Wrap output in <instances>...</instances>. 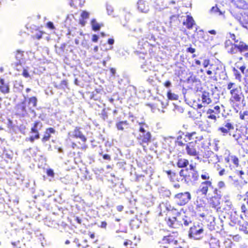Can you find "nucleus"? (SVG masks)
<instances>
[{
  "label": "nucleus",
  "mask_w": 248,
  "mask_h": 248,
  "mask_svg": "<svg viewBox=\"0 0 248 248\" xmlns=\"http://www.w3.org/2000/svg\"><path fill=\"white\" fill-rule=\"evenodd\" d=\"M224 47L227 53L234 60H243V57L239 56V54L248 51V45L243 41H240L238 43H233L230 40H227L224 43Z\"/></svg>",
  "instance_id": "f257e3e1"
},
{
  "label": "nucleus",
  "mask_w": 248,
  "mask_h": 248,
  "mask_svg": "<svg viewBox=\"0 0 248 248\" xmlns=\"http://www.w3.org/2000/svg\"><path fill=\"white\" fill-rule=\"evenodd\" d=\"M227 89L230 90L229 101L230 105L234 109L238 108L245 100L241 87L236 86L234 82H230L227 84Z\"/></svg>",
  "instance_id": "f03ea898"
},
{
  "label": "nucleus",
  "mask_w": 248,
  "mask_h": 248,
  "mask_svg": "<svg viewBox=\"0 0 248 248\" xmlns=\"http://www.w3.org/2000/svg\"><path fill=\"white\" fill-rule=\"evenodd\" d=\"M43 127V124L39 121H35L32 124L30 133L31 135L26 140L31 142H33L36 140L40 138L39 130Z\"/></svg>",
  "instance_id": "7ed1b4c3"
},
{
  "label": "nucleus",
  "mask_w": 248,
  "mask_h": 248,
  "mask_svg": "<svg viewBox=\"0 0 248 248\" xmlns=\"http://www.w3.org/2000/svg\"><path fill=\"white\" fill-rule=\"evenodd\" d=\"M179 174L183 177L186 183H192L197 181L199 178V174L197 171H188L187 169L185 171L182 169L179 171Z\"/></svg>",
  "instance_id": "20e7f679"
},
{
  "label": "nucleus",
  "mask_w": 248,
  "mask_h": 248,
  "mask_svg": "<svg viewBox=\"0 0 248 248\" xmlns=\"http://www.w3.org/2000/svg\"><path fill=\"white\" fill-rule=\"evenodd\" d=\"M176 203L179 206H184L187 204L191 199V194L189 192H180L174 196Z\"/></svg>",
  "instance_id": "39448f33"
},
{
  "label": "nucleus",
  "mask_w": 248,
  "mask_h": 248,
  "mask_svg": "<svg viewBox=\"0 0 248 248\" xmlns=\"http://www.w3.org/2000/svg\"><path fill=\"white\" fill-rule=\"evenodd\" d=\"M203 232L202 227L200 225H194L190 228L189 231V236L195 239H200L201 238V235Z\"/></svg>",
  "instance_id": "423d86ee"
},
{
  "label": "nucleus",
  "mask_w": 248,
  "mask_h": 248,
  "mask_svg": "<svg viewBox=\"0 0 248 248\" xmlns=\"http://www.w3.org/2000/svg\"><path fill=\"white\" fill-rule=\"evenodd\" d=\"M203 133L199 130L186 133V137L188 140H194L193 142L195 144L201 141L203 139Z\"/></svg>",
  "instance_id": "0eeeda50"
},
{
  "label": "nucleus",
  "mask_w": 248,
  "mask_h": 248,
  "mask_svg": "<svg viewBox=\"0 0 248 248\" xmlns=\"http://www.w3.org/2000/svg\"><path fill=\"white\" fill-rule=\"evenodd\" d=\"M224 160L231 170L237 168L239 165V159L236 155L229 154L225 157Z\"/></svg>",
  "instance_id": "6e6552de"
},
{
  "label": "nucleus",
  "mask_w": 248,
  "mask_h": 248,
  "mask_svg": "<svg viewBox=\"0 0 248 248\" xmlns=\"http://www.w3.org/2000/svg\"><path fill=\"white\" fill-rule=\"evenodd\" d=\"M204 209V206L202 204H197L196 207V212L198 213V215L200 217L202 218H206L207 217H209V219L214 221L215 219V214H213V212L211 210L210 212L208 210H206L205 213H200L199 212L202 211H203Z\"/></svg>",
  "instance_id": "1a4fd4ad"
},
{
  "label": "nucleus",
  "mask_w": 248,
  "mask_h": 248,
  "mask_svg": "<svg viewBox=\"0 0 248 248\" xmlns=\"http://www.w3.org/2000/svg\"><path fill=\"white\" fill-rule=\"evenodd\" d=\"M152 136L151 132H145V133L139 134L137 139L140 145L143 147L148 145L149 143L152 141Z\"/></svg>",
  "instance_id": "9d476101"
},
{
  "label": "nucleus",
  "mask_w": 248,
  "mask_h": 248,
  "mask_svg": "<svg viewBox=\"0 0 248 248\" xmlns=\"http://www.w3.org/2000/svg\"><path fill=\"white\" fill-rule=\"evenodd\" d=\"M220 199L218 196H213L209 201V207L212 208L215 211V212L222 211L220 206Z\"/></svg>",
  "instance_id": "9b49d317"
},
{
  "label": "nucleus",
  "mask_w": 248,
  "mask_h": 248,
  "mask_svg": "<svg viewBox=\"0 0 248 248\" xmlns=\"http://www.w3.org/2000/svg\"><path fill=\"white\" fill-rule=\"evenodd\" d=\"M163 243L164 244L174 245L178 244L177 233L173 232L162 238Z\"/></svg>",
  "instance_id": "f8f14e48"
},
{
  "label": "nucleus",
  "mask_w": 248,
  "mask_h": 248,
  "mask_svg": "<svg viewBox=\"0 0 248 248\" xmlns=\"http://www.w3.org/2000/svg\"><path fill=\"white\" fill-rule=\"evenodd\" d=\"M202 104H198L197 108H202V107H206L212 102V100L210 97V94L206 92H203L201 96Z\"/></svg>",
  "instance_id": "ddd939ff"
},
{
  "label": "nucleus",
  "mask_w": 248,
  "mask_h": 248,
  "mask_svg": "<svg viewBox=\"0 0 248 248\" xmlns=\"http://www.w3.org/2000/svg\"><path fill=\"white\" fill-rule=\"evenodd\" d=\"M195 144L193 141L186 144V150L188 155L192 156H196L198 155L199 152L195 146Z\"/></svg>",
  "instance_id": "4468645a"
},
{
  "label": "nucleus",
  "mask_w": 248,
  "mask_h": 248,
  "mask_svg": "<svg viewBox=\"0 0 248 248\" xmlns=\"http://www.w3.org/2000/svg\"><path fill=\"white\" fill-rule=\"evenodd\" d=\"M220 112V108L219 106L217 105L214 107V109L209 108L206 111V113L208 114L207 118L212 119L216 122L217 121V116L216 114H218Z\"/></svg>",
  "instance_id": "2eb2a0df"
},
{
  "label": "nucleus",
  "mask_w": 248,
  "mask_h": 248,
  "mask_svg": "<svg viewBox=\"0 0 248 248\" xmlns=\"http://www.w3.org/2000/svg\"><path fill=\"white\" fill-rule=\"evenodd\" d=\"M31 107L27 105L26 100L19 103L16 105V110L18 113L22 115H25L27 113L28 110H31Z\"/></svg>",
  "instance_id": "dca6fc26"
},
{
  "label": "nucleus",
  "mask_w": 248,
  "mask_h": 248,
  "mask_svg": "<svg viewBox=\"0 0 248 248\" xmlns=\"http://www.w3.org/2000/svg\"><path fill=\"white\" fill-rule=\"evenodd\" d=\"M212 187V182L211 181H204L201 183L199 191L202 194L206 195L209 188Z\"/></svg>",
  "instance_id": "f3484780"
},
{
  "label": "nucleus",
  "mask_w": 248,
  "mask_h": 248,
  "mask_svg": "<svg viewBox=\"0 0 248 248\" xmlns=\"http://www.w3.org/2000/svg\"><path fill=\"white\" fill-rule=\"evenodd\" d=\"M72 137L75 139H80L83 143H85L87 140L86 136L80 130V128L78 126L74 128Z\"/></svg>",
  "instance_id": "a211bd4d"
},
{
  "label": "nucleus",
  "mask_w": 248,
  "mask_h": 248,
  "mask_svg": "<svg viewBox=\"0 0 248 248\" xmlns=\"http://www.w3.org/2000/svg\"><path fill=\"white\" fill-rule=\"evenodd\" d=\"M115 126L118 131L125 132L130 128V124L127 121H120L116 123Z\"/></svg>",
  "instance_id": "6ab92c4d"
},
{
  "label": "nucleus",
  "mask_w": 248,
  "mask_h": 248,
  "mask_svg": "<svg viewBox=\"0 0 248 248\" xmlns=\"http://www.w3.org/2000/svg\"><path fill=\"white\" fill-rule=\"evenodd\" d=\"M55 133V130L53 127H48L47 128L44 134L41 139V141L43 143H46V141H48L51 136V134H54Z\"/></svg>",
  "instance_id": "aec40b11"
},
{
  "label": "nucleus",
  "mask_w": 248,
  "mask_h": 248,
  "mask_svg": "<svg viewBox=\"0 0 248 248\" xmlns=\"http://www.w3.org/2000/svg\"><path fill=\"white\" fill-rule=\"evenodd\" d=\"M246 197L244 198V201L246 202V204L242 203L241 205V211L245 218L248 219V208L246 205L248 206V191L245 194Z\"/></svg>",
  "instance_id": "412c9836"
},
{
  "label": "nucleus",
  "mask_w": 248,
  "mask_h": 248,
  "mask_svg": "<svg viewBox=\"0 0 248 248\" xmlns=\"http://www.w3.org/2000/svg\"><path fill=\"white\" fill-rule=\"evenodd\" d=\"M183 24L185 26L187 29H192L195 24V21L190 15H187L186 19L183 21Z\"/></svg>",
  "instance_id": "4be33fe9"
},
{
  "label": "nucleus",
  "mask_w": 248,
  "mask_h": 248,
  "mask_svg": "<svg viewBox=\"0 0 248 248\" xmlns=\"http://www.w3.org/2000/svg\"><path fill=\"white\" fill-rule=\"evenodd\" d=\"M188 141L189 140L186 137V133H183L182 135H179L177 137L175 144L183 147L186 145Z\"/></svg>",
  "instance_id": "5701e85b"
},
{
  "label": "nucleus",
  "mask_w": 248,
  "mask_h": 248,
  "mask_svg": "<svg viewBox=\"0 0 248 248\" xmlns=\"http://www.w3.org/2000/svg\"><path fill=\"white\" fill-rule=\"evenodd\" d=\"M233 129L234 127L233 124L228 121L225 124L224 126L219 127L218 130L225 135L228 134L231 130Z\"/></svg>",
  "instance_id": "b1692460"
},
{
  "label": "nucleus",
  "mask_w": 248,
  "mask_h": 248,
  "mask_svg": "<svg viewBox=\"0 0 248 248\" xmlns=\"http://www.w3.org/2000/svg\"><path fill=\"white\" fill-rule=\"evenodd\" d=\"M0 91L3 94L8 93L10 92L9 85L2 78H0Z\"/></svg>",
  "instance_id": "393cba45"
},
{
  "label": "nucleus",
  "mask_w": 248,
  "mask_h": 248,
  "mask_svg": "<svg viewBox=\"0 0 248 248\" xmlns=\"http://www.w3.org/2000/svg\"><path fill=\"white\" fill-rule=\"evenodd\" d=\"M89 18V13L86 11H82L80 14V18L79 19V23L82 26H84L86 23V20Z\"/></svg>",
  "instance_id": "a878e982"
},
{
  "label": "nucleus",
  "mask_w": 248,
  "mask_h": 248,
  "mask_svg": "<svg viewBox=\"0 0 248 248\" xmlns=\"http://www.w3.org/2000/svg\"><path fill=\"white\" fill-rule=\"evenodd\" d=\"M138 8L139 10L143 13H146L149 11L148 5L145 3L144 0H139Z\"/></svg>",
  "instance_id": "bb28decb"
},
{
  "label": "nucleus",
  "mask_w": 248,
  "mask_h": 248,
  "mask_svg": "<svg viewBox=\"0 0 248 248\" xmlns=\"http://www.w3.org/2000/svg\"><path fill=\"white\" fill-rule=\"evenodd\" d=\"M24 57V51H21L19 49L17 50L15 52V58L17 61L18 62L15 63V66H17L18 65H21V63L20 62L21 60L23 59Z\"/></svg>",
  "instance_id": "cd10ccee"
},
{
  "label": "nucleus",
  "mask_w": 248,
  "mask_h": 248,
  "mask_svg": "<svg viewBox=\"0 0 248 248\" xmlns=\"http://www.w3.org/2000/svg\"><path fill=\"white\" fill-rule=\"evenodd\" d=\"M176 165L179 168H186L189 165V161L187 159L180 157L178 159Z\"/></svg>",
  "instance_id": "c85d7f7f"
},
{
  "label": "nucleus",
  "mask_w": 248,
  "mask_h": 248,
  "mask_svg": "<svg viewBox=\"0 0 248 248\" xmlns=\"http://www.w3.org/2000/svg\"><path fill=\"white\" fill-rule=\"evenodd\" d=\"M210 248H219V242L217 238L211 237L209 240Z\"/></svg>",
  "instance_id": "c756f323"
},
{
  "label": "nucleus",
  "mask_w": 248,
  "mask_h": 248,
  "mask_svg": "<svg viewBox=\"0 0 248 248\" xmlns=\"http://www.w3.org/2000/svg\"><path fill=\"white\" fill-rule=\"evenodd\" d=\"M68 80L64 79L62 80L59 84L55 83L54 86L57 89L64 90L65 88H68Z\"/></svg>",
  "instance_id": "7c9ffc66"
},
{
  "label": "nucleus",
  "mask_w": 248,
  "mask_h": 248,
  "mask_svg": "<svg viewBox=\"0 0 248 248\" xmlns=\"http://www.w3.org/2000/svg\"><path fill=\"white\" fill-rule=\"evenodd\" d=\"M139 125L140 126L139 131L140 133V134L150 132L147 130L148 128V125L145 122L139 123Z\"/></svg>",
  "instance_id": "2f4dec72"
},
{
  "label": "nucleus",
  "mask_w": 248,
  "mask_h": 248,
  "mask_svg": "<svg viewBox=\"0 0 248 248\" xmlns=\"http://www.w3.org/2000/svg\"><path fill=\"white\" fill-rule=\"evenodd\" d=\"M37 99L35 96L30 97L28 100V106L31 107V109L32 108L36 107L37 106Z\"/></svg>",
  "instance_id": "473e14b6"
},
{
  "label": "nucleus",
  "mask_w": 248,
  "mask_h": 248,
  "mask_svg": "<svg viewBox=\"0 0 248 248\" xmlns=\"http://www.w3.org/2000/svg\"><path fill=\"white\" fill-rule=\"evenodd\" d=\"M167 224L170 227L173 228H176L178 227L177 226L178 223L176 217H173L172 219L170 218H168Z\"/></svg>",
  "instance_id": "72a5a7b5"
},
{
  "label": "nucleus",
  "mask_w": 248,
  "mask_h": 248,
  "mask_svg": "<svg viewBox=\"0 0 248 248\" xmlns=\"http://www.w3.org/2000/svg\"><path fill=\"white\" fill-rule=\"evenodd\" d=\"M92 29L94 31H98L100 28V25L96 22V20L93 19L91 21Z\"/></svg>",
  "instance_id": "f704fd0d"
},
{
  "label": "nucleus",
  "mask_w": 248,
  "mask_h": 248,
  "mask_svg": "<svg viewBox=\"0 0 248 248\" xmlns=\"http://www.w3.org/2000/svg\"><path fill=\"white\" fill-rule=\"evenodd\" d=\"M170 181L172 182H178L179 180L178 174L175 172L173 171L169 177Z\"/></svg>",
  "instance_id": "c9c22d12"
},
{
  "label": "nucleus",
  "mask_w": 248,
  "mask_h": 248,
  "mask_svg": "<svg viewBox=\"0 0 248 248\" xmlns=\"http://www.w3.org/2000/svg\"><path fill=\"white\" fill-rule=\"evenodd\" d=\"M71 147L73 149L78 148L84 150L87 148L88 146L87 144H85V143H83L82 146L79 148L76 143L73 142L71 144Z\"/></svg>",
  "instance_id": "e433bc0d"
},
{
  "label": "nucleus",
  "mask_w": 248,
  "mask_h": 248,
  "mask_svg": "<svg viewBox=\"0 0 248 248\" xmlns=\"http://www.w3.org/2000/svg\"><path fill=\"white\" fill-rule=\"evenodd\" d=\"M224 202L226 204V206L223 208L224 210H230L232 206V202L230 200L224 201Z\"/></svg>",
  "instance_id": "4c0bfd02"
},
{
  "label": "nucleus",
  "mask_w": 248,
  "mask_h": 248,
  "mask_svg": "<svg viewBox=\"0 0 248 248\" xmlns=\"http://www.w3.org/2000/svg\"><path fill=\"white\" fill-rule=\"evenodd\" d=\"M233 71L234 72V75L235 79L240 81L242 79V76L241 74L237 70L235 69V68H233Z\"/></svg>",
  "instance_id": "58836bf2"
},
{
  "label": "nucleus",
  "mask_w": 248,
  "mask_h": 248,
  "mask_svg": "<svg viewBox=\"0 0 248 248\" xmlns=\"http://www.w3.org/2000/svg\"><path fill=\"white\" fill-rule=\"evenodd\" d=\"M43 31H39L35 34L32 35L31 37L33 39L39 40L42 37V35L44 34Z\"/></svg>",
  "instance_id": "ea45409f"
},
{
  "label": "nucleus",
  "mask_w": 248,
  "mask_h": 248,
  "mask_svg": "<svg viewBox=\"0 0 248 248\" xmlns=\"http://www.w3.org/2000/svg\"><path fill=\"white\" fill-rule=\"evenodd\" d=\"M167 97L170 100H177L178 99V96L177 95L174 94V93H172L170 91H169L167 93Z\"/></svg>",
  "instance_id": "a19ab883"
},
{
  "label": "nucleus",
  "mask_w": 248,
  "mask_h": 248,
  "mask_svg": "<svg viewBox=\"0 0 248 248\" xmlns=\"http://www.w3.org/2000/svg\"><path fill=\"white\" fill-rule=\"evenodd\" d=\"M202 179L204 180L205 181H211L212 179H210V176L208 172H204L203 174H202L201 176Z\"/></svg>",
  "instance_id": "79ce46f5"
},
{
  "label": "nucleus",
  "mask_w": 248,
  "mask_h": 248,
  "mask_svg": "<svg viewBox=\"0 0 248 248\" xmlns=\"http://www.w3.org/2000/svg\"><path fill=\"white\" fill-rule=\"evenodd\" d=\"M100 115L103 120H106L108 119V115L105 108L102 109Z\"/></svg>",
  "instance_id": "37998d69"
},
{
  "label": "nucleus",
  "mask_w": 248,
  "mask_h": 248,
  "mask_svg": "<svg viewBox=\"0 0 248 248\" xmlns=\"http://www.w3.org/2000/svg\"><path fill=\"white\" fill-rule=\"evenodd\" d=\"M133 245V242L131 240H129V239H126L125 240V241H124V245L126 247H127V246L128 245L130 246H132Z\"/></svg>",
  "instance_id": "c03bdc74"
},
{
  "label": "nucleus",
  "mask_w": 248,
  "mask_h": 248,
  "mask_svg": "<svg viewBox=\"0 0 248 248\" xmlns=\"http://www.w3.org/2000/svg\"><path fill=\"white\" fill-rule=\"evenodd\" d=\"M46 174L47 176H50L51 177H54V172L53 170L51 169H49L46 170Z\"/></svg>",
  "instance_id": "a18cd8bd"
},
{
  "label": "nucleus",
  "mask_w": 248,
  "mask_h": 248,
  "mask_svg": "<svg viewBox=\"0 0 248 248\" xmlns=\"http://www.w3.org/2000/svg\"><path fill=\"white\" fill-rule=\"evenodd\" d=\"M22 75L24 77L26 78H28L30 77V74L26 69H23Z\"/></svg>",
  "instance_id": "49530a36"
},
{
  "label": "nucleus",
  "mask_w": 248,
  "mask_h": 248,
  "mask_svg": "<svg viewBox=\"0 0 248 248\" xmlns=\"http://www.w3.org/2000/svg\"><path fill=\"white\" fill-rule=\"evenodd\" d=\"M46 26L51 30H54L55 29V27L53 25V23L51 21L48 22L46 23Z\"/></svg>",
  "instance_id": "de8ad7c7"
},
{
  "label": "nucleus",
  "mask_w": 248,
  "mask_h": 248,
  "mask_svg": "<svg viewBox=\"0 0 248 248\" xmlns=\"http://www.w3.org/2000/svg\"><path fill=\"white\" fill-rule=\"evenodd\" d=\"M248 115V111H245L242 113H240V118L241 120H244L245 119V116Z\"/></svg>",
  "instance_id": "09e8293b"
},
{
  "label": "nucleus",
  "mask_w": 248,
  "mask_h": 248,
  "mask_svg": "<svg viewBox=\"0 0 248 248\" xmlns=\"http://www.w3.org/2000/svg\"><path fill=\"white\" fill-rule=\"evenodd\" d=\"M213 192H214V194L217 195L216 196H218V197H220L221 198V192H220V191L218 190L217 188H215Z\"/></svg>",
  "instance_id": "8fccbe9b"
},
{
  "label": "nucleus",
  "mask_w": 248,
  "mask_h": 248,
  "mask_svg": "<svg viewBox=\"0 0 248 248\" xmlns=\"http://www.w3.org/2000/svg\"><path fill=\"white\" fill-rule=\"evenodd\" d=\"M244 79L246 83L248 84V69H247L244 74Z\"/></svg>",
  "instance_id": "3c124183"
},
{
  "label": "nucleus",
  "mask_w": 248,
  "mask_h": 248,
  "mask_svg": "<svg viewBox=\"0 0 248 248\" xmlns=\"http://www.w3.org/2000/svg\"><path fill=\"white\" fill-rule=\"evenodd\" d=\"M230 37L232 40H233L234 42V43H238L239 42H238V40L236 39V36L234 34L232 33L230 34Z\"/></svg>",
  "instance_id": "603ef678"
},
{
  "label": "nucleus",
  "mask_w": 248,
  "mask_h": 248,
  "mask_svg": "<svg viewBox=\"0 0 248 248\" xmlns=\"http://www.w3.org/2000/svg\"><path fill=\"white\" fill-rule=\"evenodd\" d=\"M196 49L194 48L189 47L186 49V52L190 53H193L195 52Z\"/></svg>",
  "instance_id": "864d4df0"
},
{
  "label": "nucleus",
  "mask_w": 248,
  "mask_h": 248,
  "mask_svg": "<svg viewBox=\"0 0 248 248\" xmlns=\"http://www.w3.org/2000/svg\"><path fill=\"white\" fill-rule=\"evenodd\" d=\"M98 40V36L96 34H93L92 36V40L93 42H97Z\"/></svg>",
  "instance_id": "5fc2aeb1"
},
{
  "label": "nucleus",
  "mask_w": 248,
  "mask_h": 248,
  "mask_svg": "<svg viewBox=\"0 0 248 248\" xmlns=\"http://www.w3.org/2000/svg\"><path fill=\"white\" fill-rule=\"evenodd\" d=\"M103 158L104 159L108 160V161H110L111 160V156L108 154L103 155Z\"/></svg>",
  "instance_id": "6e6d98bb"
},
{
  "label": "nucleus",
  "mask_w": 248,
  "mask_h": 248,
  "mask_svg": "<svg viewBox=\"0 0 248 248\" xmlns=\"http://www.w3.org/2000/svg\"><path fill=\"white\" fill-rule=\"evenodd\" d=\"M211 11L213 13H216L218 11H219V9L217 6H213L211 8Z\"/></svg>",
  "instance_id": "4d7b16f0"
},
{
  "label": "nucleus",
  "mask_w": 248,
  "mask_h": 248,
  "mask_svg": "<svg viewBox=\"0 0 248 248\" xmlns=\"http://www.w3.org/2000/svg\"><path fill=\"white\" fill-rule=\"evenodd\" d=\"M209 60H208V59H205L204 60V61H203V66H204V67H207L209 64Z\"/></svg>",
  "instance_id": "13d9d810"
},
{
  "label": "nucleus",
  "mask_w": 248,
  "mask_h": 248,
  "mask_svg": "<svg viewBox=\"0 0 248 248\" xmlns=\"http://www.w3.org/2000/svg\"><path fill=\"white\" fill-rule=\"evenodd\" d=\"M189 171H197L196 170V166L195 165L191 164L189 165Z\"/></svg>",
  "instance_id": "bf43d9fd"
},
{
  "label": "nucleus",
  "mask_w": 248,
  "mask_h": 248,
  "mask_svg": "<svg viewBox=\"0 0 248 248\" xmlns=\"http://www.w3.org/2000/svg\"><path fill=\"white\" fill-rule=\"evenodd\" d=\"M217 185L219 188H221L225 186V183L224 182L221 181L218 183Z\"/></svg>",
  "instance_id": "052dcab7"
},
{
  "label": "nucleus",
  "mask_w": 248,
  "mask_h": 248,
  "mask_svg": "<svg viewBox=\"0 0 248 248\" xmlns=\"http://www.w3.org/2000/svg\"><path fill=\"white\" fill-rule=\"evenodd\" d=\"M124 208V206L123 205H118L116 207L117 210L118 212H122V211H123Z\"/></svg>",
  "instance_id": "680f3d73"
},
{
  "label": "nucleus",
  "mask_w": 248,
  "mask_h": 248,
  "mask_svg": "<svg viewBox=\"0 0 248 248\" xmlns=\"http://www.w3.org/2000/svg\"><path fill=\"white\" fill-rule=\"evenodd\" d=\"M239 69L240 70L241 72L244 75L246 71V66L244 65L240 66Z\"/></svg>",
  "instance_id": "e2e57ef3"
},
{
  "label": "nucleus",
  "mask_w": 248,
  "mask_h": 248,
  "mask_svg": "<svg viewBox=\"0 0 248 248\" xmlns=\"http://www.w3.org/2000/svg\"><path fill=\"white\" fill-rule=\"evenodd\" d=\"M167 209L168 211L177 210L174 207H172L170 205H169L167 206Z\"/></svg>",
  "instance_id": "0e129e2a"
},
{
  "label": "nucleus",
  "mask_w": 248,
  "mask_h": 248,
  "mask_svg": "<svg viewBox=\"0 0 248 248\" xmlns=\"http://www.w3.org/2000/svg\"><path fill=\"white\" fill-rule=\"evenodd\" d=\"M107 225V223L106 221H102L101 223L100 227L102 228H106Z\"/></svg>",
  "instance_id": "69168bd1"
},
{
  "label": "nucleus",
  "mask_w": 248,
  "mask_h": 248,
  "mask_svg": "<svg viewBox=\"0 0 248 248\" xmlns=\"http://www.w3.org/2000/svg\"><path fill=\"white\" fill-rule=\"evenodd\" d=\"M164 85L166 87H169L171 85V83L170 81L168 80L164 82Z\"/></svg>",
  "instance_id": "338daca9"
},
{
  "label": "nucleus",
  "mask_w": 248,
  "mask_h": 248,
  "mask_svg": "<svg viewBox=\"0 0 248 248\" xmlns=\"http://www.w3.org/2000/svg\"><path fill=\"white\" fill-rule=\"evenodd\" d=\"M164 171L167 174L169 178L171 174L172 173L173 171H172L171 170H164Z\"/></svg>",
  "instance_id": "774afa93"
}]
</instances>
